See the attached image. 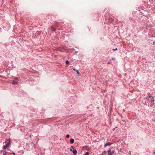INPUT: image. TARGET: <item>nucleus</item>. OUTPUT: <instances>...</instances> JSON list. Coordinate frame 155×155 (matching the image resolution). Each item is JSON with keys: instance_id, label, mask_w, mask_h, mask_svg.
I'll use <instances>...</instances> for the list:
<instances>
[{"instance_id": "obj_1", "label": "nucleus", "mask_w": 155, "mask_h": 155, "mask_svg": "<svg viewBox=\"0 0 155 155\" xmlns=\"http://www.w3.org/2000/svg\"><path fill=\"white\" fill-rule=\"evenodd\" d=\"M11 139L9 138L5 142V143L6 145L9 147L10 145L11 144Z\"/></svg>"}, {"instance_id": "obj_2", "label": "nucleus", "mask_w": 155, "mask_h": 155, "mask_svg": "<svg viewBox=\"0 0 155 155\" xmlns=\"http://www.w3.org/2000/svg\"><path fill=\"white\" fill-rule=\"evenodd\" d=\"M18 80L17 78L15 79L12 83V84L14 85L17 84L18 83Z\"/></svg>"}, {"instance_id": "obj_3", "label": "nucleus", "mask_w": 155, "mask_h": 155, "mask_svg": "<svg viewBox=\"0 0 155 155\" xmlns=\"http://www.w3.org/2000/svg\"><path fill=\"white\" fill-rule=\"evenodd\" d=\"M1 153H2V155H6L8 153L5 150H2L0 151Z\"/></svg>"}, {"instance_id": "obj_4", "label": "nucleus", "mask_w": 155, "mask_h": 155, "mask_svg": "<svg viewBox=\"0 0 155 155\" xmlns=\"http://www.w3.org/2000/svg\"><path fill=\"white\" fill-rule=\"evenodd\" d=\"M71 147L73 149V150L72 151V152H73L74 155H76L77 153V151L76 150L74 149V148L72 146H71Z\"/></svg>"}, {"instance_id": "obj_5", "label": "nucleus", "mask_w": 155, "mask_h": 155, "mask_svg": "<svg viewBox=\"0 0 155 155\" xmlns=\"http://www.w3.org/2000/svg\"><path fill=\"white\" fill-rule=\"evenodd\" d=\"M147 96L148 97H147V98H148V97H149V98H150V99L153 98V97L151 95L150 93L149 92L148 93H147Z\"/></svg>"}, {"instance_id": "obj_6", "label": "nucleus", "mask_w": 155, "mask_h": 155, "mask_svg": "<svg viewBox=\"0 0 155 155\" xmlns=\"http://www.w3.org/2000/svg\"><path fill=\"white\" fill-rule=\"evenodd\" d=\"M112 144V143H110V142H107V143L104 144V147H106L107 146H110Z\"/></svg>"}, {"instance_id": "obj_7", "label": "nucleus", "mask_w": 155, "mask_h": 155, "mask_svg": "<svg viewBox=\"0 0 155 155\" xmlns=\"http://www.w3.org/2000/svg\"><path fill=\"white\" fill-rule=\"evenodd\" d=\"M108 152L109 155H113L114 151L111 152L110 149L108 150Z\"/></svg>"}, {"instance_id": "obj_8", "label": "nucleus", "mask_w": 155, "mask_h": 155, "mask_svg": "<svg viewBox=\"0 0 155 155\" xmlns=\"http://www.w3.org/2000/svg\"><path fill=\"white\" fill-rule=\"evenodd\" d=\"M74 142V140L73 139H71L70 140V143L71 144L73 143Z\"/></svg>"}, {"instance_id": "obj_9", "label": "nucleus", "mask_w": 155, "mask_h": 155, "mask_svg": "<svg viewBox=\"0 0 155 155\" xmlns=\"http://www.w3.org/2000/svg\"><path fill=\"white\" fill-rule=\"evenodd\" d=\"M8 146L7 145H6L3 146V150H5V149L7 148Z\"/></svg>"}, {"instance_id": "obj_10", "label": "nucleus", "mask_w": 155, "mask_h": 155, "mask_svg": "<svg viewBox=\"0 0 155 155\" xmlns=\"http://www.w3.org/2000/svg\"><path fill=\"white\" fill-rule=\"evenodd\" d=\"M51 29L53 31H55V28L54 27L52 26L51 27Z\"/></svg>"}, {"instance_id": "obj_11", "label": "nucleus", "mask_w": 155, "mask_h": 155, "mask_svg": "<svg viewBox=\"0 0 155 155\" xmlns=\"http://www.w3.org/2000/svg\"><path fill=\"white\" fill-rule=\"evenodd\" d=\"M69 63V62L67 60L66 61L65 64H68Z\"/></svg>"}, {"instance_id": "obj_12", "label": "nucleus", "mask_w": 155, "mask_h": 155, "mask_svg": "<svg viewBox=\"0 0 155 155\" xmlns=\"http://www.w3.org/2000/svg\"><path fill=\"white\" fill-rule=\"evenodd\" d=\"M84 155H89V153L88 152H86Z\"/></svg>"}, {"instance_id": "obj_13", "label": "nucleus", "mask_w": 155, "mask_h": 155, "mask_svg": "<svg viewBox=\"0 0 155 155\" xmlns=\"http://www.w3.org/2000/svg\"><path fill=\"white\" fill-rule=\"evenodd\" d=\"M76 71L77 73V74H80L79 73V71H78V70H76Z\"/></svg>"}, {"instance_id": "obj_14", "label": "nucleus", "mask_w": 155, "mask_h": 155, "mask_svg": "<svg viewBox=\"0 0 155 155\" xmlns=\"http://www.w3.org/2000/svg\"><path fill=\"white\" fill-rule=\"evenodd\" d=\"M69 134H67L66 136V137L67 138H68L69 137Z\"/></svg>"}, {"instance_id": "obj_15", "label": "nucleus", "mask_w": 155, "mask_h": 155, "mask_svg": "<svg viewBox=\"0 0 155 155\" xmlns=\"http://www.w3.org/2000/svg\"><path fill=\"white\" fill-rule=\"evenodd\" d=\"M113 50L114 51H117V48H115V49H113Z\"/></svg>"}, {"instance_id": "obj_16", "label": "nucleus", "mask_w": 155, "mask_h": 155, "mask_svg": "<svg viewBox=\"0 0 155 155\" xmlns=\"http://www.w3.org/2000/svg\"><path fill=\"white\" fill-rule=\"evenodd\" d=\"M11 154L12 155H15V153H11Z\"/></svg>"}, {"instance_id": "obj_17", "label": "nucleus", "mask_w": 155, "mask_h": 155, "mask_svg": "<svg viewBox=\"0 0 155 155\" xmlns=\"http://www.w3.org/2000/svg\"><path fill=\"white\" fill-rule=\"evenodd\" d=\"M115 59V58H111V60H114Z\"/></svg>"}, {"instance_id": "obj_18", "label": "nucleus", "mask_w": 155, "mask_h": 155, "mask_svg": "<svg viewBox=\"0 0 155 155\" xmlns=\"http://www.w3.org/2000/svg\"><path fill=\"white\" fill-rule=\"evenodd\" d=\"M103 153H106V152L105 151H104L103 152Z\"/></svg>"}, {"instance_id": "obj_19", "label": "nucleus", "mask_w": 155, "mask_h": 155, "mask_svg": "<svg viewBox=\"0 0 155 155\" xmlns=\"http://www.w3.org/2000/svg\"><path fill=\"white\" fill-rule=\"evenodd\" d=\"M154 100H153L152 101H151V102H154Z\"/></svg>"}, {"instance_id": "obj_20", "label": "nucleus", "mask_w": 155, "mask_h": 155, "mask_svg": "<svg viewBox=\"0 0 155 155\" xmlns=\"http://www.w3.org/2000/svg\"><path fill=\"white\" fill-rule=\"evenodd\" d=\"M73 70L74 71H76V69H75V68H73Z\"/></svg>"}, {"instance_id": "obj_21", "label": "nucleus", "mask_w": 155, "mask_h": 155, "mask_svg": "<svg viewBox=\"0 0 155 155\" xmlns=\"http://www.w3.org/2000/svg\"><path fill=\"white\" fill-rule=\"evenodd\" d=\"M110 63H110V62H108L107 64H110Z\"/></svg>"}, {"instance_id": "obj_22", "label": "nucleus", "mask_w": 155, "mask_h": 155, "mask_svg": "<svg viewBox=\"0 0 155 155\" xmlns=\"http://www.w3.org/2000/svg\"><path fill=\"white\" fill-rule=\"evenodd\" d=\"M70 150L71 151H72V150L71 149H70Z\"/></svg>"}, {"instance_id": "obj_23", "label": "nucleus", "mask_w": 155, "mask_h": 155, "mask_svg": "<svg viewBox=\"0 0 155 155\" xmlns=\"http://www.w3.org/2000/svg\"><path fill=\"white\" fill-rule=\"evenodd\" d=\"M129 153V154H131V153H130V152Z\"/></svg>"}, {"instance_id": "obj_24", "label": "nucleus", "mask_w": 155, "mask_h": 155, "mask_svg": "<svg viewBox=\"0 0 155 155\" xmlns=\"http://www.w3.org/2000/svg\"><path fill=\"white\" fill-rule=\"evenodd\" d=\"M153 153L154 154H155V152H153Z\"/></svg>"}]
</instances>
